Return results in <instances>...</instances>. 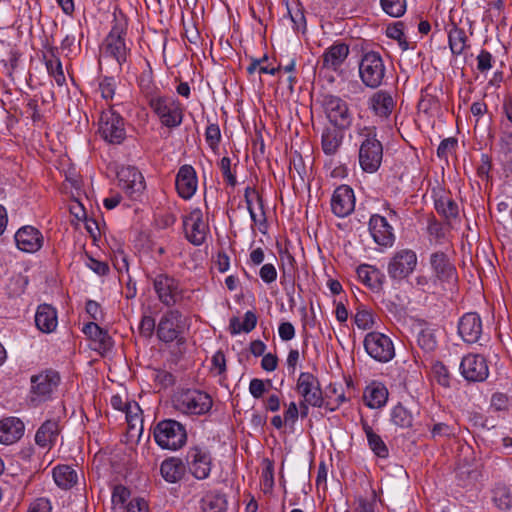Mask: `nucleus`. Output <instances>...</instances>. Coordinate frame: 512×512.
Instances as JSON below:
<instances>
[{
  "instance_id": "obj_1",
  "label": "nucleus",
  "mask_w": 512,
  "mask_h": 512,
  "mask_svg": "<svg viewBox=\"0 0 512 512\" xmlns=\"http://www.w3.org/2000/svg\"><path fill=\"white\" fill-rule=\"evenodd\" d=\"M357 134L362 138L358 154L360 167L366 173H374L383 159V146L377 138V129L375 126H358Z\"/></svg>"
},
{
  "instance_id": "obj_2",
  "label": "nucleus",
  "mask_w": 512,
  "mask_h": 512,
  "mask_svg": "<svg viewBox=\"0 0 512 512\" xmlns=\"http://www.w3.org/2000/svg\"><path fill=\"white\" fill-rule=\"evenodd\" d=\"M173 407L186 415H204L213 405L211 396L198 389H182L177 391L173 398Z\"/></svg>"
},
{
  "instance_id": "obj_3",
  "label": "nucleus",
  "mask_w": 512,
  "mask_h": 512,
  "mask_svg": "<svg viewBox=\"0 0 512 512\" xmlns=\"http://www.w3.org/2000/svg\"><path fill=\"white\" fill-rule=\"evenodd\" d=\"M153 436L160 447L170 450L181 448L187 440L185 427L173 419L158 422L154 427Z\"/></svg>"
},
{
  "instance_id": "obj_4",
  "label": "nucleus",
  "mask_w": 512,
  "mask_h": 512,
  "mask_svg": "<svg viewBox=\"0 0 512 512\" xmlns=\"http://www.w3.org/2000/svg\"><path fill=\"white\" fill-rule=\"evenodd\" d=\"M185 329V319L178 310H169L164 313L157 325V336L160 341L170 343L176 341L183 344Z\"/></svg>"
},
{
  "instance_id": "obj_5",
  "label": "nucleus",
  "mask_w": 512,
  "mask_h": 512,
  "mask_svg": "<svg viewBox=\"0 0 512 512\" xmlns=\"http://www.w3.org/2000/svg\"><path fill=\"white\" fill-rule=\"evenodd\" d=\"M386 68L381 55L375 51L366 52L359 64L362 82L370 88L379 87L384 80Z\"/></svg>"
},
{
  "instance_id": "obj_6",
  "label": "nucleus",
  "mask_w": 512,
  "mask_h": 512,
  "mask_svg": "<svg viewBox=\"0 0 512 512\" xmlns=\"http://www.w3.org/2000/svg\"><path fill=\"white\" fill-rule=\"evenodd\" d=\"M322 107L329 122L338 130H346L351 126L353 115L347 102L339 96L324 95Z\"/></svg>"
},
{
  "instance_id": "obj_7",
  "label": "nucleus",
  "mask_w": 512,
  "mask_h": 512,
  "mask_svg": "<svg viewBox=\"0 0 512 512\" xmlns=\"http://www.w3.org/2000/svg\"><path fill=\"white\" fill-rule=\"evenodd\" d=\"M126 26L124 19H115V23L104 43L105 53L113 57L120 66L126 62L129 53L124 39Z\"/></svg>"
},
{
  "instance_id": "obj_8",
  "label": "nucleus",
  "mask_w": 512,
  "mask_h": 512,
  "mask_svg": "<svg viewBox=\"0 0 512 512\" xmlns=\"http://www.w3.org/2000/svg\"><path fill=\"white\" fill-rule=\"evenodd\" d=\"M150 106L164 126L174 128L182 123L183 110L177 100L170 97H155L150 100Z\"/></svg>"
},
{
  "instance_id": "obj_9",
  "label": "nucleus",
  "mask_w": 512,
  "mask_h": 512,
  "mask_svg": "<svg viewBox=\"0 0 512 512\" xmlns=\"http://www.w3.org/2000/svg\"><path fill=\"white\" fill-rule=\"evenodd\" d=\"M60 383L57 371L48 369L31 377V401L41 403L51 398Z\"/></svg>"
},
{
  "instance_id": "obj_10",
  "label": "nucleus",
  "mask_w": 512,
  "mask_h": 512,
  "mask_svg": "<svg viewBox=\"0 0 512 512\" xmlns=\"http://www.w3.org/2000/svg\"><path fill=\"white\" fill-rule=\"evenodd\" d=\"M99 133L108 143L120 144L126 137L124 119L112 108L101 113Z\"/></svg>"
},
{
  "instance_id": "obj_11",
  "label": "nucleus",
  "mask_w": 512,
  "mask_h": 512,
  "mask_svg": "<svg viewBox=\"0 0 512 512\" xmlns=\"http://www.w3.org/2000/svg\"><path fill=\"white\" fill-rule=\"evenodd\" d=\"M364 348L369 356L382 363L390 361L395 355L392 340L380 332H369L364 338Z\"/></svg>"
},
{
  "instance_id": "obj_12",
  "label": "nucleus",
  "mask_w": 512,
  "mask_h": 512,
  "mask_svg": "<svg viewBox=\"0 0 512 512\" xmlns=\"http://www.w3.org/2000/svg\"><path fill=\"white\" fill-rule=\"evenodd\" d=\"M159 301L167 307L176 305L182 299L179 282L166 274H159L153 280Z\"/></svg>"
},
{
  "instance_id": "obj_13",
  "label": "nucleus",
  "mask_w": 512,
  "mask_h": 512,
  "mask_svg": "<svg viewBox=\"0 0 512 512\" xmlns=\"http://www.w3.org/2000/svg\"><path fill=\"white\" fill-rule=\"evenodd\" d=\"M416 265V253L411 249H402L391 258L387 272L392 279L401 280L409 276L415 270Z\"/></svg>"
},
{
  "instance_id": "obj_14",
  "label": "nucleus",
  "mask_w": 512,
  "mask_h": 512,
  "mask_svg": "<svg viewBox=\"0 0 512 512\" xmlns=\"http://www.w3.org/2000/svg\"><path fill=\"white\" fill-rule=\"evenodd\" d=\"M297 393L313 407L323 405L322 390L319 380L310 372H301L296 383Z\"/></svg>"
},
{
  "instance_id": "obj_15",
  "label": "nucleus",
  "mask_w": 512,
  "mask_h": 512,
  "mask_svg": "<svg viewBox=\"0 0 512 512\" xmlns=\"http://www.w3.org/2000/svg\"><path fill=\"white\" fill-rule=\"evenodd\" d=\"M460 372L468 382H483L489 375L487 360L480 354H468L460 363Z\"/></svg>"
},
{
  "instance_id": "obj_16",
  "label": "nucleus",
  "mask_w": 512,
  "mask_h": 512,
  "mask_svg": "<svg viewBox=\"0 0 512 512\" xmlns=\"http://www.w3.org/2000/svg\"><path fill=\"white\" fill-rule=\"evenodd\" d=\"M188 468L197 479H206L211 472L212 459L209 450L199 446L192 447L186 455Z\"/></svg>"
},
{
  "instance_id": "obj_17",
  "label": "nucleus",
  "mask_w": 512,
  "mask_h": 512,
  "mask_svg": "<svg viewBox=\"0 0 512 512\" xmlns=\"http://www.w3.org/2000/svg\"><path fill=\"white\" fill-rule=\"evenodd\" d=\"M183 226L186 238L190 243L196 246L204 243L208 232V225L203 220V213L200 209H194L185 216Z\"/></svg>"
},
{
  "instance_id": "obj_18",
  "label": "nucleus",
  "mask_w": 512,
  "mask_h": 512,
  "mask_svg": "<svg viewBox=\"0 0 512 512\" xmlns=\"http://www.w3.org/2000/svg\"><path fill=\"white\" fill-rule=\"evenodd\" d=\"M117 177L119 186L126 192V194L136 199L145 189V181L141 172L132 166L122 167Z\"/></svg>"
},
{
  "instance_id": "obj_19",
  "label": "nucleus",
  "mask_w": 512,
  "mask_h": 512,
  "mask_svg": "<svg viewBox=\"0 0 512 512\" xmlns=\"http://www.w3.org/2000/svg\"><path fill=\"white\" fill-rule=\"evenodd\" d=\"M355 197L353 190L347 185L335 189L331 198L332 212L340 218L350 215L354 211Z\"/></svg>"
},
{
  "instance_id": "obj_20",
  "label": "nucleus",
  "mask_w": 512,
  "mask_h": 512,
  "mask_svg": "<svg viewBox=\"0 0 512 512\" xmlns=\"http://www.w3.org/2000/svg\"><path fill=\"white\" fill-rule=\"evenodd\" d=\"M369 231L373 240L380 246L391 247L395 241L392 226L384 216L374 214L369 220Z\"/></svg>"
},
{
  "instance_id": "obj_21",
  "label": "nucleus",
  "mask_w": 512,
  "mask_h": 512,
  "mask_svg": "<svg viewBox=\"0 0 512 512\" xmlns=\"http://www.w3.org/2000/svg\"><path fill=\"white\" fill-rule=\"evenodd\" d=\"M17 247L24 252L34 253L43 245L42 233L33 226H23L15 233Z\"/></svg>"
},
{
  "instance_id": "obj_22",
  "label": "nucleus",
  "mask_w": 512,
  "mask_h": 512,
  "mask_svg": "<svg viewBox=\"0 0 512 512\" xmlns=\"http://www.w3.org/2000/svg\"><path fill=\"white\" fill-rule=\"evenodd\" d=\"M197 175L191 165H183L176 175L175 185L179 196L185 200L192 198L197 190Z\"/></svg>"
},
{
  "instance_id": "obj_23",
  "label": "nucleus",
  "mask_w": 512,
  "mask_h": 512,
  "mask_svg": "<svg viewBox=\"0 0 512 512\" xmlns=\"http://www.w3.org/2000/svg\"><path fill=\"white\" fill-rule=\"evenodd\" d=\"M458 333L467 343H476L482 334V322L478 314L466 313L458 323Z\"/></svg>"
},
{
  "instance_id": "obj_24",
  "label": "nucleus",
  "mask_w": 512,
  "mask_h": 512,
  "mask_svg": "<svg viewBox=\"0 0 512 512\" xmlns=\"http://www.w3.org/2000/svg\"><path fill=\"white\" fill-rule=\"evenodd\" d=\"M430 265L435 276L440 281L451 282L456 279V268L444 252L437 251L432 253Z\"/></svg>"
},
{
  "instance_id": "obj_25",
  "label": "nucleus",
  "mask_w": 512,
  "mask_h": 512,
  "mask_svg": "<svg viewBox=\"0 0 512 512\" xmlns=\"http://www.w3.org/2000/svg\"><path fill=\"white\" fill-rule=\"evenodd\" d=\"M348 55L349 46L342 42H336L323 53L322 67L336 71L344 63Z\"/></svg>"
},
{
  "instance_id": "obj_26",
  "label": "nucleus",
  "mask_w": 512,
  "mask_h": 512,
  "mask_svg": "<svg viewBox=\"0 0 512 512\" xmlns=\"http://www.w3.org/2000/svg\"><path fill=\"white\" fill-rule=\"evenodd\" d=\"M24 433L23 422L16 417L0 421V443L10 445L18 441Z\"/></svg>"
},
{
  "instance_id": "obj_27",
  "label": "nucleus",
  "mask_w": 512,
  "mask_h": 512,
  "mask_svg": "<svg viewBox=\"0 0 512 512\" xmlns=\"http://www.w3.org/2000/svg\"><path fill=\"white\" fill-rule=\"evenodd\" d=\"M59 423L56 420H46L37 430L35 435L36 444L44 449H50L56 442L59 435Z\"/></svg>"
},
{
  "instance_id": "obj_28",
  "label": "nucleus",
  "mask_w": 512,
  "mask_h": 512,
  "mask_svg": "<svg viewBox=\"0 0 512 512\" xmlns=\"http://www.w3.org/2000/svg\"><path fill=\"white\" fill-rule=\"evenodd\" d=\"M35 324L44 333L54 331L57 327V312L55 308L48 304L40 305L35 315Z\"/></svg>"
},
{
  "instance_id": "obj_29",
  "label": "nucleus",
  "mask_w": 512,
  "mask_h": 512,
  "mask_svg": "<svg viewBox=\"0 0 512 512\" xmlns=\"http://www.w3.org/2000/svg\"><path fill=\"white\" fill-rule=\"evenodd\" d=\"M160 473L165 481L176 483L180 481L185 474V466L181 459L170 457L165 459L160 466Z\"/></svg>"
},
{
  "instance_id": "obj_30",
  "label": "nucleus",
  "mask_w": 512,
  "mask_h": 512,
  "mask_svg": "<svg viewBox=\"0 0 512 512\" xmlns=\"http://www.w3.org/2000/svg\"><path fill=\"white\" fill-rule=\"evenodd\" d=\"M371 108L376 115L388 117L395 106L392 95L387 91H377L370 99Z\"/></svg>"
},
{
  "instance_id": "obj_31",
  "label": "nucleus",
  "mask_w": 512,
  "mask_h": 512,
  "mask_svg": "<svg viewBox=\"0 0 512 512\" xmlns=\"http://www.w3.org/2000/svg\"><path fill=\"white\" fill-rule=\"evenodd\" d=\"M357 275L360 281L372 289H379L382 286L384 275L374 266L362 264L357 268Z\"/></svg>"
},
{
  "instance_id": "obj_32",
  "label": "nucleus",
  "mask_w": 512,
  "mask_h": 512,
  "mask_svg": "<svg viewBox=\"0 0 512 512\" xmlns=\"http://www.w3.org/2000/svg\"><path fill=\"white\" fill-rule=\"evenodd\" d=\"M342 130L325 128L321 137V147L326 155H334L339 150L342 141Z\"/></svg>"
},
{
  "instance_id": "obj_33",
  "label": "nucleus",
  "mask_w": 512,
  "mask_h": 512,
  "mask_svg": "<svg viewBox=\"0 0 512 512\" xmlns=\"http://www.w3.org/2000/svg\"><path fill=\"white\" fill-rule=\"evenodd\" d=\"M83 333L94 342H97L99 349L108 350L112 347V339L98 324L89 322L84 325Z\"/></svg>"
},
{
  "instance_id": "obj_34",
  "label": "nucleus",
  "mask_w": 512,
  "mask_h": 512,
  "mask_svg": "<svg viewBox=\"0 0 512 512\" xmlns=\"http://www.w3.org/2000/svg\"><path fill=\"white\" fill-rule=\"evenodd\" d=\"M55 483L63 489H70L78 481L76 470L68 465H58L53 469Z\"/></svg>"
},
{
  "instance_id": "obj_35",
  "label": "nucleus",
  "mask_w": 512,
  "mask_h": 512,
  "mask_svg": "<svg viewBox=\"0 0 512 512\" xmlns=\"http://www.w3.org/2000/svg\"><path fill=\"white\" fill-rule=\"evenodd\" d=\"M388 399V390L381 384L367 387L364 393L366 405L372 409L384 406Z\"/></svg>"
},
{
  "instance_id": "obj_36",
  "label": "nucleus",
  "mask_w": 512,
  "mask_h": 512,
  "mask_svg": "<svg viewBox=\"0 0 512 512\" xmlns=\"http://www.w3.org/2000/svg\"><path fill=\"white\" fill-rule=\"evenodd\" d=\"M362 427L366 434L368 445L374 454L380 458H387L389 450L382 438L364 420L362 421Z\"/></svg>"
},
{
  "instance_id": "obj_37",
  "label": "nucleus",
  "mask_w": 512,
  "mask_h": 512,
  "mask_svg": "<svg viewBox=\"0 0 512 512\" xmlns=\"http://www.w3.org/2000/svg\"><path fill=\"white\" fill-rule=\"evenodd\" d=\"M227 500L225 495L219 493H206L200 501V509L203 512H225Z\"/></svg>"
},
{
  "instance_id": "obj_38",
  "label": "nucleus",
  "mask_w": 512,
  "mask_h": 512,
  "mask_svg": "<svg viewBox=\"0 0 512 512\" xmlns=\"http://www.w3.org/2000/svg\"><path fill=\"white\" fill-rule=\"evenodd\" d=\"M257 324V316L252 311H247L244 314L243 322H240L239 318L233 317L230 319L229 330L232 335L239 334L241 332H251Z\"/></svg>"
},
{
  "instance_id": "obj_39",
  "label": "nucleus",
  "mask_w": 512,
  "mask_h": 512,
  "mask_svg": "<svg viewBox=\"0 0 512 512\" xmlns=\"http://www.w3.org/2000/svg\"><path fill=\"white\" fill-rule=\"evenodd\" d=\"M464 29L454 26L448 34L449 47L453 55L459 56L468 47Z\"/></svg>"
},
{
  "instance_id": "obj_40",
  "label": "nucleus",
  "mask_w": 512,
  "mask_h": 512,
  "mask_svg": "<svg viewBox=\"0 0 512 512\" xmlns=\"http://www.w3.org/2000/svg\"><path fill=\"white\" fill-rule=\"evenodd\" d=\"M390 420L399 428H410L413 425L414 417L407 408L398 403L391 410Z\"/></svg>"
},
{
  "instance_id": "obj_41",
  "label": "nucleus",
  "mask_w": 512,
  "mask_h": 512,
  "mask_svg": "<svg viewBox=\"0 0 512 512\" xmlns=\"http://www.w3.org/2000/svg\"><path fill=\"white\" fill-rule=\"evenodd\" d=\"M437 212L443 215L447 220L454 219L458 216L459 208L457 203L450 197H440L435 201Z\"/></svg>"
},
{
  "instance_id": "obj_42",
  "label": "nucleus",
  "mask_w": 512,
  "mask_h": 512,
  "mask_svg": "<svg viewBox=\"0 0 512 512\" xmlns=\"http://www.w3.org/2000/svg\"><path fill=\"white\" fill-rule=\"evenodd\" d=\"M493 501L501 510H509L512 507V495L505 485H497L493 490Z\"/></svg>"
},
{
  "instance_id": "obj_43",
  "label": "nucleus",
  "mask_w": 512,
  "mask_h": 512,
  "mask_svg": "<svg viewBox=\"0 0 512 512\" xmlns=\"http://www.w3.org/2000/svg\"><path fill=\"white\" fill-rule=\"evenodd\" d=\"M244 199L247 205V210L249 211L251 220L253 223H257V215L253 209V200L255 199L259 205V208L261 209L262 214L264 215L263 211V199L262 196L259 194V192L253 188V187H246L244 191Z\"/></svg>"
},
{
  "instance_id": "obj_44",
  "label": "nucleus",
  "mask_w": 512,
  "mask_h": 512,
  "mask_svg": "<svg viewBox=\"0 0 512 512\" xmlns=\"http://www.w3.org/2000/svg\"><path fill=\"white\" fill-rule=\"evenodd\" d=\"M287 13L293 23L294 30L304 33L306 31V19L300 5L296 4L295 7H287Z\"/></svg>"
},
{
  "instance_id": "obj_45",
  "label": "nucleus",
  "mask_w": 512,
  "mask_h": 512,
  "mask_svg": "<svg viewBox=\"0 0 512 512\" xmlns=\"http://www.w3.org/2000/svg\"><path fill=\"white\" fill-rule=\"evenodd\" d=\"M382 9L392 17H400L406 11V0H380Z\"/></svg>"
},
{
  "instance_id": "obj_46",
  "label": "nucleus",
  "mask_w": 512,
  "mask_h": 512,
  "mask_svg": "<svg viewBox=\"0 0 512 512\" xmlns=\"http://www.w3.org/2000/svg\"><path fill=\"white\" fill-rule=\"evenodd\" d=\"M354 322L359 329L368 330L374 325L373 315L370 310L360 306L354 316Z\"/></svg>"
},
{
  "instance_id": "obj_47",
  "label": "nucleus",
  "mask_w": 512,
  "mask_h": 512,
  "mask_svg": "<svg viewBox=\"0 0 512 512\" xmlns=\"http://www.w3.org/2000/svg\"><path fill=\"white\" fill-rule=\"evenodd\" d=\"M46 67L49 74L55 79L56 83L61 86L65 83L66 78L59 58L46 60Z\"/></svg>"
},
{
  "instance_id": "obj_48",
  "label": "nucleus",
  "mask_w": 512,
  "mask_h": 512,
  "mask_svg": "<svg viewBox=\"0 0 512 512\" xmlns=\"http://www.w3.org/2000/svg\"><path fill=\"white\" fill-rule=\"evenodd\" d=\"M433 373L437 383L443 387H450L451 375L448 368L442 362L433 365Z\"/></svg>"
},
{
  "instance_id": "obj_49",
  "label": "nucleus",
  "mask_w": 512,
  "mask_h": 512,
  "mask_svg": "<svg viewBox=\"0 0 512 512\" xmlns=\"http://www.w3.org/2000/svg\"><path fill=\"white\" fill-rule=\"evenodd\" d=\"M130 497V491L123 485H116L112 491L111 501L114 507H124V504Z\"/></svg>"
},
{
  "instance_id": "obj_50",
  "label": "nucleus",
  "mask_w": 512,
  "mask_h": 512,
  "mask_svg": "<svg viewBox=\"0 0 512 512\" xmlns=\"http://www.w3.org/2000/svg\"><path fill=\"white\" fill-rule=\"evenodd\" d=\"M205 138L208 145L214 149L218 146L221 140L220 128L217 124H210L206 128Z\"/></svg>"
},
{
  "instance_id": "obj_51",
  "label": "nucleus",
  "mask_w": 512,
  "mask_h": 512,
  "mask_svg": "<svg viewBox=\"0 0 512 512\" xmlns=\"http://www.w3.org/2000/svg\"><path fill=\"white\" fill-rule=\"evenodd\" d=\"M220 169L228 185L234 187L237 183L235 175L231 172V160L223 157L219 162Z\"/></svg>"
},
{
  "instance_id": "obj_52",
  "label": "nucleus",
  "mask_w": 512,
  "mask_h": 512,
  "mask_svg": "<svg viewBox=\"0 0 512 512\" xmlns=\"http://www.w3.org/2000/svg\"><path fill=\"white\" fill-rule=\"evenodd\" d=\"M404 24L403 22H397L393 26H389L387 28V36L391 39H395L399 41L400 45L405 44L404 49H407L408 44L403 40L404 32H403Z\"/></svg>"
},
{
  "instance_id": "obj_53",
  "label": "nucleus",
  "mask_w": 512,
  "mask_h": 512,
  "mask_svg": "<svg viewBox=\"0 0 512 512\" xmlns=\"http://www.w3.org/2000/svg\"><path fill=\"white\" fill-rule=\"evenodd\" d=\"M116 83L114 78L105 77L99 84L101 95L104 99H112L115 93Z\"/></svg>"
},
{
  "instance_id": "obj_54",
  "label": "nucleus",
  "mask_w": 512,
  "mask_h": 512,
  "mask_svg": "<svg viewBox=\"0 0 512 512\" xmlns=\"http://www.w3.org/2000/svg\"><path fill=\"white\" fill-rule=\"evenodd\" d=\"M418 345L425 351H432L436 348V340L430 332L422 331L417 338Z\"/></svg>"
},
{
  "instance_id": "obj_55",
  "label": "nucleus",
  "mask_w": 512,
  "mask_h": 512,
  "mask_svg": "<svg viewBox=\"0 0 512 512\" xmlns=\"http://www.w3.org/2000/svg\"><path fill=\"white\" fill-rule=\"evenodd\" d=\"M140 407L136 402H128L125 404L124 412L126 413L127 422L130 425H134V421H142L140 417Z\"/></svg>"
},
{
  "instance_id": "obj_56",
  "label": "nucleus",
  "mask_w": 512,
  "mask_h": 512,
  "mask_svg": "<svg viewBox=\"0 0 512 512\" xmlns=\"http://www.w3.org/2000/svg\"><path fill=\"white\" fill-rule=\"evenodd\" d=\"M499 148L505 155L512 154V131L503 130L499 138Z\"/></svg>"
},
{
  "instance_id": "obj_57",
  "label": "nucleus",
  "mask_w": 512,
  "mask_h": 512,
  "mask_svg": "<svg viewBox=\"0 0 512 512\" xmlns=\"http://www.w3.org/2000/svg\"><path fill=\"white\" fill-rule=\"evenodd\" d=\"M155 327V319L152 316L144 315L142 317L139 325V330L143 336L150 337L153 334Z\"/></svg>"
},
{
  "instance_id": "obj_58",
  "label": "nucleus",
  "mask_w": 512,
  "mask_h": 512,
  "mask_svg": "<svg viewBox=\"0 0 512 512\" xmlns=\"http://www.w3.org/2000/svg\"><path fill=\"white\" fill-rule=\"evenodd\" d=\"M509 398L503 393H494L491 397V407L496 411H504L508 409Z\"/></svg>"
},
{
  "instance_id": "obj_59",
  "label": "nucleus",
  "mask_w": 512,
  "mask_h": 512,
  "mask_svg": "<svg viewBox=\"0 0 512 512\" xmlns=\"http://www.w3.org/2000/svg\"><path fill=\"white\" fill-rule=\"evenodd\" d=\"M457 145V140L455 138H446L441 141L437 148V155L439 158H446L449 153H451Z\"/></svg>"
},
{
  "instance_id": "obj_60",
  "label": "nucleus",
  "mask_w": 512,
  "mask_h": 512,
  "mask_svg": "<svg viewBox=\"0 0 512 512\" xmlns=\"http://www.w3.org/2000/svg\"><path fill=\"white\" fill-rule=\"evenodd\" d=\"M126 512H149L148 502L143 498H133L127 504Z\"/></svg>"
},
{
  "instance_id": "obj_61",
  "label": "nucleus",
  "mask_w": 512,
  "mask_h": 512,
  "mask_svg": "<svg viewBox=\"0 0 512 512\" xmlns=\"http://www.w3.org/2000/svg\"><path fill=\"white\" fill-rule=\"evenodd\" d=\"M477 68L481 72L488 71L492 68V55L487 50H481L477 56Z\"/></svg>"
},
{
  "instance_id": "obj_62",
  "label": "nucleus",
  "mask_w": 512,
  "mask_h": 512,
  "mask_svg": "<svg viewBox=\"0 0 512 512\" xmlns=\"http://www.w3.org/2000/svg\"><path fill=\"white\" fill-rule=\"evenodd\" d=\"M259 275L265 283L269 284L276 280L277 271L273 264L267 263L261 267Z\"/></svg>"
},
{
  "instance_id": "obj_63",
  "label": "nucleus",
  "mask_w": 512,
  "mask_h": 512,
  "mask_svg": "<svg viewBox=\"0 0 512 512\" xmlns=\"http://www.w3.org/2000/svg\"><path fill=\"white\" fill-rule=\"evenodd\" d=\"M282 271L283 277L292 278L293 272L295 271V259L290 253H286L282 256Z\"/></svg>"
},
{
  "instance_id": "obj_64",
  "label": "nucleus",
  "mask_w": 512,
  "mask_h": 512,
  "mask_svg": "<svg viewBox=\"0 0 512 512\" xmlns=\"http://www.w3.org/2000/svg\"><path fill=\"white\" fill-rule=\"evenodd\" d=\"M52 506L47 498H38L33 501L28 509V512H51Z\"/></svg>"
}]
</instances>
